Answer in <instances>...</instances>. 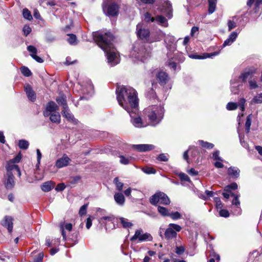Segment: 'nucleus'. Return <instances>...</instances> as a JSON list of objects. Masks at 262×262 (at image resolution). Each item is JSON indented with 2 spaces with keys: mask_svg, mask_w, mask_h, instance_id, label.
<instances>
[{
  "mask_svg": "<svg viewBox=\"0 0 262 262\" xmlns=\"http://www.w3.org/2000/svg\"><path fill=\"white\" fill-rule=\"evenodd\" d=\"M137 34L139 37L142 39H147L149 35V31L146 29L142 24H138L137 25Z\"/></svg>",
  "mask_w": 262,
  "mask_h": 262,
  "instance_id": "obj_12",
  "label": "nucleus"
},
{
  "mask_svg": "<svg viewBox=\"0 0 262 262\" xmlns=\"http://www.w3.org/2000/svg\"><path fill=\"white\" fill-rule=\"evenodd\" d=\"M157 159L160 161L166 162L168 160L167 156L164 154H160L157 157Z\"/></svg>",
  "mask_w": 262,
  "mask_h": 262,
  "instance_id": "obj_64",
  "label": "nucleus"
},
{
  "mask_svg": "<svg viewBox=\"0 0 262 262\" xmlns=\"http://www.w3.org/2000/svg\"><path fill=\"white\" fill-rule=\"evenodd\" d=\"M179 177L182 181H186L190 182V179L189 177L184 173H180L179 174Z\"/></svg>",
  "mask_w": 262,
  "mask_h": 262,
  "instance_id": "obj_56",
  "label": "nucleus"
},
{
  "mask_svg": "<svg viewBox=\"0 0 262 262\" xmlns=\"http://www.w3.org/2000/svg\"><path fill=\"white\" fill-rule=\"evenodd\" d=\"M173 220H177L182 217V215L178 211L169 213V216Z\"/></svg>",
  "mask_w": 262,
  "mask_h": 262,
  "instance_id": "obj_51",
  "label": "nucleus"
},
{
  "mask_svg": "<svg viewBox=\"0 0 262 262\" xmlns=\"http://www.w3.org/2000/svg\"><path fill=\"white\" fill-rule=\"evenodd\" d=\"M117 99L119 104L126 112L130 109L137 111L138 106V99L136 90L128 86H118L116 90Z\"/></svg>",
  "mask_w": 262,
  "mask_h": 262,
  "instance_id": "obj_2",
  "label": "nucleus"
},
{
  "mask_svg": "<svg viewBox=\"0 0 262 262\" xmlns=\"http://www.w3.org/2000/svg\"><path fill=\"white\" fill-rule=\"evenodd\" d=\"M163 11L166 13V15L169 18L172 17V7L170 1H166L163 4Z\"/></svg>",
  "mask_w": 262,
  "mask_h": 262,
  "instance_id": "obj_27",
  "label": "nucleus"
},
{
  "mask_svg": "<svg viewBox=\"0 0 262 262\" xmlns=\"http://www.w3.org/2000/svg\"><path fill=\"white\" fill-rule=\"evenodd\" d=\"M88 205V204H85L80 207L79 211V214L80 216H82L86 214Z\"/></svg>",
  "mask_w": 262,
  "mask_h": 262,
  "instance_id": "obj_59",
  "label": "nucleus"
},
{
  "mask_svg": "<svg viewBox=\"0 0 262 262\" xmlns=\"http://www.w3.org/2000/svg\"><path fill=\"white\" fill-rule=\"evenodd\" d=\"M235 19H237L236 16H233L232 17V19L228 20L227 23L228 28V31H230L231 30L234 29L236 26V21H234Z\"/></svg>",
  "mask_w": 262,
  "mask_h": 262,
  "instance_id": "obj_40",
  "label": "nucleus"
},
{
  "mask_svg": "<svg viewBox=\"0 0 262 262\" xmlns=\"http://www.w3.org/2000/svg\"><path fill=\"white\" fill-rule=\"evenodd\" d=\"M60 230L61 232V235L63 238V239L64 241H66L67 239V237L66 235V233L65 232V230L71 231L72 229L73 225L71 223H65V222H61L59 224Z\"/></svg>",
  "mask_w": 262,
  "mask_h": 262,
  "instance_id": "obj_17",
  "label": "nucleus"
},
{
  "mask_svg": "<svg viewBox=\"0 0 262 262\" xmlns=\"http://www.w3.org/2000/svg\"><path fill=\"white\" fill-rule=\"evenodd\" d=\"M78 232H75L73 233L72 235H69L68 237H67V241H70L73 242V244H75L78 242Z\"/></svg>",
  "mask_w": 262,
  "mask_h": 262,
  "instance_id": "obj_43",
  "label": "nucleus"
},
{
  "mask_svg": "<svg viewBox=\"0 0 262 262\" xmlns=\"http://www.w3.org/2000/svg\"><path fill=\"white\" fill-rule=\"evenodd\" d=\"M159 198H150V203L155 205L158 206L160 205V199Z\"/></svg>",
  "mask_w": 262,
  "mask_h": 262,
  "instance_id": "obj_61",
  "label": "nucleus"
},
{
  "mask_svg": "<svg viewBox=\"0 0 262 262\" xmlns=\"http://www.w3.org/2000/svg\"><path fill=\"white\" fill-rule=\"evenodd\" d=\"M81 92L83 94V96L81 97V99H88L92 96L94 94V87L91 82H89L84 86H82Z\"/></svg>",
  "mask_w": 262,
  "mask_h": 262,
  "instance_id": "obj_14",
  "label": "nucleus"
},
{
  "mask_svg": "<svg viewBox=\"0 0 262 262\" xmlns=\"http://www.w3.org/2000/svg\"><path fill=\"white\" fill-rule=\"evenodd\" d=\"M133 147L139 152H146L151 150L155 148V146L152 144H136L133 145Z\"/></svg>",
  "mask_w": 262,
  "mask_h": 262,
  "instance_id": "obj_20",
  "label": "nucleus"
},
{
  "mask_svg": "<svg viewBox=\"0 0 262 262\" xmlns=\"http://www.w3.org/2000/svg\"><path fill=\"white\" fill-rule=\"evenodd\" d=\"M230 208H231V212L234 215H238L241 214L242 209L240 207V201L238 198H233Z\"/></svg>",
  "mask_w": 262,
  "mask_h": 262,
  "instance_id": "obj_13",
  "label": "nucleus"
},
{
  "mask_svg": "<svg viewBox=\"0 0 262 262\" xmlns=\"http://www.w3.org/2000/svg\"><path fill=\"white\" fill-rule=\"evenodd\" d=\"M237 108V104L235 102H229L226 105V108L229 111L235 110Z\"/></svg>",
  "mask_w": 262,
  "mask_h": 262,
  "instance_id": "obj_54",
  "label": "nucleus"
},
{
  "mask_svg": "<svg viewBox=\"0 0 262 262\" xmlns=\"http://www.w3.org/2000/svg\"><path fill=\"white\" fill-rule=\"evenodd\" d=\"M156 80L161 85L164 86L169 80L168 74L164 71H159L156 75Z\"/></svg>",
  "mask_w": 262,
  "mask_h": 262,
  "instance_id": "obj_16",
  "label": "nucleus"
},
{
  "mask_svg": "<svg viewBox=\"0 0 262 262\" xmlns=\"http://www.w3.org/2000/svg\"><path fill=\"white\" fill-rule=\"evenodd\" d=\"M31 28L28 25H25L23 31L25 36H27L31 32Z\"/></svg>",
  "mask_w": 262,
  "mask_h": 262,
  "instance_id": "obj_60",
  "label": "nucleus"
},
{
  "mask_svg": "<svg viewBox=\"0 0 262 262\" xmlns=\"http://www.w3.org/2000/svg\"><path fill=\"white\" fill-rule=\"evenodd\" d=\"M198 142L203 147L207 149H212L214 147L213 144L204 141L203 140H199Z\"/></svg>",
  "mask_w": 262,
  "mask_h": 262,
  "instance_id": "obj_42",
  "label": "nucleus"
},
{
  "mask_svg": "<svg viewBox=\"0 0 262 262\" xmlns=\"http://www.w3.org/2000/svg\"><path fill=\"white\" fill-rule=\"evenodd\" d=\"M254 2L255 9L259 8V6L262 4V0H248L247 5L249 7H251Z\"/></svg>",
  "mask_w": 262,
  "mask_h": 262,
  "instance_id": "obj_45",
  "label": "nucleus"
},
{
  "mask_svg": "<svg viewBox=\"0 0 262 262\" xmlns=\"http://www.w3.org/2000/svg\"><path fill=\"white\" fill-rule=\"evenodd\" d=\"M27 50L30 53V56H33V55H36L37 49L33 46H29L27 47Z\"/></svg>",
  "mask_w": 262,
  "mask_h": 262,
  "instance_id": "obj_57",
  "label": "nucleus"
},
{
  "mask_svg": "<svg viewBox=\"0 0 262 262\" xmlns=\"http://www.w3.org/2000/svg\"><path fill=\"white\" fill-rule=\"evenodd\" d=\"M56 101L59 105H61L62 107L63 110H64L68 107L67 103V98L64 94H62L60 96L57 97L56 98Z\"/></svg>",
  "mask_w": 262,
  "mask_h": 262,
  "instance_id": "obj_32",
  "label": "nucleus"
},
{
  "mask_svg": "<svg viewBox=\"0 0 262 262\" xmlns=\"http://www.w3.org/2000/svg\"><path fill=\"white\" fill-rule=\"evenodd\" d=\"M253 72L251 70H247L243 72L239 76V79H241L242 82L245 83L248 80L249 89H255L258 87L256 80L252 79Z\"/></svg>",
  "mask_w": 262,
  "mask_h": 262,
  "instance_id": "obj_8",
  "label": "nucleus"
},
{
  "mask_svg": "<svg viewBox=\"0 0 262 262\" xmlns=\"http://www.w3.org/2000/svg\"><path fill=\"white\" fill-rule=\"evenodd\" d=\"M55 186V183L52 181L44 182L41 185V189L44 192H49Z\"/></svg>",
  "mask_w": 262,
  "mask_h": 262,
  "instance_id": "obj_30",
  "label": "nucleus"
},
{
  "mask_svg": "<svg viewBox=\"0 0 262 262\" xmlns=\"http://www.w3.org/2000/svg\"><path fill=\"white\" fill-rule=\"evenodd\" d=\"M138 106H137V111L134 112L133 109H130L129 112H127L130 115V122L132 124L137 128L145 127L149 125L147 120H143L138 115Z\"/></svg>",
  "mask_w": 262,
  "mask_h": 262,
  "instance_id": "obj_5",
  "label": "nucleus"
},
{
  "mask_svg": "<svg viewBox=\"0 0 262 262\" xmlns=\"http://www.w3.org/2000/svg\"><path fill=\"white\" fill-rule=\"evenodd\" d=\"M6 169L7 170V173H12V171L15 170L17 171L18 177H20L21 176V172L18 165L12 163L10 161L7 162Z\"/></svg>",
  "mask_w": 262,
  "mask_h": 262,
  "instance_id": "obj_23",
  "label": "nucleus"
},
{
  "mask_svg": "<svg viewBox=\"0 0 262 262\" xmlns=\"http://www.w3.org/2000/svg\"><path fill=\"white\" fill-rule=\"evenodd\" d=\"M23 15L25 19L28 20H31L33 19L31 12L27 8L23 10Z\"/></svg>",
  "mask_w": 262,
  "mask_h": 262,
  "instance_id": "obj_41",
  "label": "nucleus"
},
{
  "mask_svg": "<svg viewBox=\"0 0 262 262\" xmlns=\"http://www.w3.org/2000/svg\"><path fill=\"white\" fill-rule=\"evenodd\" d=\"M167 66H168L171 69L176 71L177 68V64L176 62H173L172 60H169L167 62Z\"/></svg>",
  "mask_w": 262,
  "mask_h": 262,
  "instance_id": "obj_58",
  "label": "nucleus"
},
{
  "mask_svg": "<svg viewBox=\"0 0 262 262\" xmlns=\"http://www.w3.org/2000/svg\"><path fill=\"white\" fill-rule=\"evenodd\" d=\"M114 217L111 216H103L100 219V223L105 224L106 230L108 229H113L115 228V225L113 222Z\"/></svg>",
  "mask_w": 262,
  "mask_h": 262,
  "instance_id": "obj_18",
  "label": "nucleus"
},
{
  "mask_svg": "<svg viewBox=\"0 0 262 262\" xmlns=\"http://www.w3.org/2000/svg\"><path fill=\"white\" fill-rule=\"evenodd\" d=\"M262 103V93H259L255 96L250 101L251 104H259Z\"/></svg>",
  "mask_w": 262,
  "mask_h": 262,
  "instance_id": "obj_38",
  "label": "nucleus"
},
{
  "mask_svg": "<svg viewBox=\"0 0 262 262\" xmlns=\"http://www.w3.org/2000/svg\"><path fill=\"white\" fill-rule=\"evenodd\" d=\"M119 9V5L116 3L103 5V10L105 14L109 16H117Z\"/></svg>",
  "mask_w": 262,
  "mask_h": 262,
  "instance_id": "obj_10",
  "label": "nucleus"
},
{
  "mask_svg": "<svg viewBox=\"0 0 262 262\" xmlns=\"http://www.w3.org/2000/svg\"><path fill=\"white\" fill-rule=\"evenodd\" d=\"M117 220L119 221L120 223L124 228H130L133 225V223L129 222L128 220L126 218L119 217L117 218Z\"/></svg>",
  "mask_w": 262,
  "mask_h": 262,
  "instance_id": "obj_34",
  "label": "nucleus"
},
{
  "mask_svg": "<svg viewBox=\"0 0 262 262\" xmlns=\"http://www.w3.org/2000/svg\"><path fill=\"white\" fill-rule=\"evenodd\" d=\"M165 110L162 105H152L146 108L143 112L145 119L149 126H156L163 119Z\"/></svg>",
  "mask_w": 262,
  "mask_h": 262,
  "instance_id": "obj_3",
  "label": "nucleus"
},
{
  "mask_svg": "<svg viewBox=\"0 0 262 262\" xmlns=\"http://www.w3.org/2000/svg\"><path fill=\"white\" fill-rule=\"evenodd\" d=\"M219 54L218 52H214L211 53H205L203 56L196 55V54H190L189 55V57L192 59H205L207 58H212L213 56L217 55Z\"/></svg>",
  "mask_w": 262,
  "mask_h": 262,
  "instance_id": "obj_28",
  "label": "nucleus"
},
{
  "mask_svg": "<svg viewBox=\"0 0 262 262\" xmlns=\"http://www.w3.org/2000/svg\"><path fill=\"white\" fill-rule=\"evenodd\" d=\"M18 146L23 149H27L29 146V142L25 140H20L18 142Z\"/></svg>",
  "mask_w": 262,
  "mask_h": 262,
  "instance_id": "obj_49",
  "label": "nucleus"
},
{
  "mask_svg": "<svg viewBox=\"0 0 262 262\" xmlns=\"http://www.w3.org/2000/svg\"><path fill=\"white\" fill-rule=\"evenodd\" d=\"M59 107L54 101H50L46 106V110L43 112V115L45 117H49L51 113L57 112Z\"/></svg>",
  "mask_w": 262,
  "mask_h": 262,
  "instance_id": "obj_15",
  "label": "nucleus"
},
{
  "mask_svg": "<svg viewBox=\"0 0 262 262\" xmlns=\"http://www.w3.org/2000/svg\"><path fill=\"white\" fill-rule=\"evenodd\" d=\"M252 118V115L250 114L247 117L246 121L245 123V130L247 133H249L250 132V126L251 124V120Z\"/></svg>",
  "mask_w": 262,
  "mask_h": 262,
  "instance_id": "obj_39",
  "label": "nucleus"
},
{
  "mask_svg": "<svg viewBox=\"0 0 262 262\" xmlns=\"http://www.w3.org/2000/svg\"><path fill=\"white\" fill-rule=\"evenodd\" d=\"M50 119L51 122L59 123L60 122V115L58 112H55L53 113H51L50 115Z\"/></svg>",
  "mask_w": 262,
  "mask_h": 262,
  "instance_id": "obj_35",
  "label": "nucleus"
},
{
  "mask_svg": "<svg viewBox=\"0 0 262 262\" xmlns=\"http://www.w3.org/2000/svg\"><path fill=\"white\" fill-rule=\"evenodd\" d=\"M155 17L151 16L149 12H146L144 14V20L147 23H155Z\"/></svg>",
  "mask_w": 262,
  "mask_h": 262,
  "instance_id": "obj_50",
  "label": "nucleus"
},
{
  "mask_svg": "<svg viewBox=\"0 0 262 262\" xmlns=\"http://www.w3.org/2000/svg\"><path fill=\"white\" fill-rule=\"evenodd\" d=\"M119 157L120 158V162L121 164H124V165H127V164H129V160L130 159H132V157L127 158V157H125L122 155L120 156Z\"/></svg>",
  "mask_w": 262,
  "mask_h": 262,
  "instance_id": "obj_55",
  "label": "nucleus"
},
{
  "mask_svg": "<svg viewBox=\"0 0 262 262\" xmlns=\"http://www.w3.org/2000/svg\"><path fill=\"white\" fill-rule=\"evenodd\" d=\"M238 33L236 31L232 32L228 36V37L224 41L223 47L228 46L231 45L236 40L238 36Z\"/></svg>",
  "mask_w": 262,
  "mask_h": 262,
  "instance_id": "obj_25",
  "label": "nucleus"
},
{
  "mask_svg": "<svg viewBox=\"0 0 262 262\" xmlns=\"http://www.w3.org/2000/svg\"><path fill=\"white\" fill-rule=\"evenodd\" d=\"M2 225L6 228L8 232L11 233L13 230V218L10 216H6L2 222Z\"/></svg>",
  "mask_w": 262,
  "mask_h": 262,
  "instance_id": "obj_22",
  "label": "nucleus"
},
{
  "mask_svg": "<svg viewBox=\"0 0 262 262\" xmlns=\"http://www.w3.org/2000/svg\"><path fill=\"white\" fill-rule=\"evenodd\" d=\"M155 23L164 27H167L168 26L167 19L162 15H158L155 17Z\"/></svg>",
  "mask_w": 262,
  "mask_h": 262,
  "instance_id": "obj_33",
  "label": "nucleus"
},
{
  "mask_svg": "<svg viewBox=\"0 0 262 262\" xmlns=\"http://www.w3.org/2000/svg\"><path fill=\"white\" fill-rule=\"evenodd\" d=\"M69 37L68 39V42L72 45H75L77 44V37L76 36L73 34H68Z\"/></svg>",
  "mask_w": 262,
  "mask_h": 262,
  "instance_id": "obj_46",
  "label": "nucleus"
},
{
  "mask_svg": "<svg viewBox=\"0 0 262 262\" xmlns=\"http://www.w3.org/2000/svg\"><path fill=\"white\" fill-rule=\"evenodd\" d=\"M159 37L156 39V41H159L162 39V38L164 37V42L166 45V47L169 51L173 52L176 49V39L173 36L168 34L166 35L164 33L159 31L158 32Z\"/></svg>",
  "mask_w": 262,
  "mask_h": 262,
  "instance_id": "obj_7",
  "label": "nucleus"
},
{
  "mask_svg": "<svg viewBox=\"0 0 262 262\" xmlns=\"http://www.w3.org/2000/svg\"><path fill=\"white\" fill-rule=\"evenodd\" d=\"M146 96L150 99H155L156 97V94L153 89H151L146 93Z\"/></svg>",
  "mask_w": 262,
  "mask_h": 262,
  "instance_id": "obj_63",
  "label": "nucleus"
},
{
  "mask_svg": "<svg viewBox=\"0 0 262 262\" xmlns=\"http://www.w3.org/2000/svg\"><path fill=\"white\" fill-rule=\"evenodd\" d=\"M217 0H208L209 8L208 13L209 14L213 13L216 9V4Z\"/></svg>",
  "mask_w": 262,
  "mask_h": 262,
  "instance_id": "obj_37",
  "label": "nucleus"
},
{
  "mask_svg": "<svg viewBox=\"0 0 262 262\" xmlns=\"http://www.w3.org/2000/svg\"><path fill=\"white\" fill-rule=\"evenodd\" d=\"M138 241V242H143L146 241H151L152 237L151 235L148 233H144L142 229L136 230L135 234L130 238L132 242Z\"/></svg>",
  "mask_w": 262,
  "mask_h": 262,
  "instance_id": "obj_9",
  "label": "nucleus"
},
{
  "mask_svg": "<svg viewBox=\"0 0 262 262\" xmlns=\"http://www.w3.org/2000/svg\"><path fill=\"white\" fill-rule=\"evenodd\" d=\"M182 227L176 224L170 223L164 232V237L167 241L176 239L178 235V232H180Z\"/></svg>",
  "mask_w": 262,
  "mask_h": 262,
  "instance_id": "obj_6",
  "label": "nucleus"
},
{
  "mask_svg": "<svg viewBox=\"0 0 262 262\" xmlns=\"http://www.w3.org/2000/svg\"><path fill=\"white\" fill-rule=\"evenodd\" d=\"M219 216L223 217H228L230 216L229 212L225 209H221L217 211Z\"/></svg>",
  "mask_w": 262,
  "mask_h": 262,
  "instance_id": "obj_47",
  "label": "nucleus"
},
{
  "mask_svg": "<svg viewBox=\"0 0 262 262\" xmlns=\"http://www.w3.org/2000/svg\"><path fill=\"white\" fill-rule=\"evenodd\" d=\"M93 37L97 45L105 53L110 65L113 67L117 64L119 59L112 43L114 35L110 32L104 33L95 32L93 33Z\"/></svg>",
  "mask_w": 262,
  "mask_h": 262,
  "instance_id": "obj_1",
  "label": "nucleus"
},
{
  "mask_svg": "<svg viewBox=\"0 0 262 262\" xmlns=\"http://www.w3.org/2000/svg\"><path fill=\"white\" fill-rule=\"evenodd\" d=\"M21 73L26 77H29L31 75L32 73L28 68L23 66L20 68Z\"/></svg>",
  "mask_w": 262,
  "mask_h": 262,
  "instance_id": "obj_48",
  "label": "nucleus"
},
{
  "mask_svg": "<svg viewBox=\"0 0 262 262\" xmlns=\"http://www.w3.org/2000/svg\"><path fill=\"white\" fill-rule=\"evenodd\" d=\"M237 187L236 183H232L227 185L225 188V191L226 192H222L223 196H238V195H235L231 192V190L237 189Z\"/></svg>",
  "mask_w": 262,
  "mask_h": 262,
  "instance_id": "obj_19",
  "label": "nucleus"
},
{
  "mask_svg": "<svg viewBox=\"0 0 262 262\" xmlns=\"http://www.w3.org/2000/svg\"><path fill=\"white\" fill-rule=\"evenodd\" d=\"M6 181L5 186L7 189L12 188L15 185L14 177L13 173H7L6 176Z\"/></svg>",
  "mask_w": 262,
  "mask_h": 262,
  "instance_id": "obj_26",
  "label": "nucleus"
},
{
  "mask_svg": "<svg viewBox=\"0 0 262 262\" xmlns=\"http://www.w3.org/2000/svg\"><path fill=\"white\" fill-rule=\"evenodd\" d=\"M158 210L159 213L163 216H169V213L166 208L159 206Z\"/></svg>",
  "mask_w": 262,
  "mask_h": 262,
  "instance_id": "obj_53",
  "label": "nucleus"
},
{
  "mask_svg": "<svg viewBox=\"0 0 262 262\" xmlns=\"http://www.w3.org/2000/svg\"><path fill=\"white\" fill-rule=\"evenodd\" d=\"M214 201L215 202V207L217 211L223 208V204L220 200V198H214Z\"/></svg>",
  "mask_w": 262,
  "mask_h": 262,
  "instance_id": "obj_52",
  "label": "nucleus"
},
{
  "mask_svg": "<svg viewBox=\"0 0 262 262\" xmlns=\"http://www.w3.org/2000/svg\"><path fill=\"white\" fill-rule=\"evenodd\" d=\"M63 117H65L68 121L76 123V120L74 118L73 115L71 113L69 107L63 110L61 112Z\"/></svg>",
  "mask_w": 262,
  "mask_h": 262,
  "instance_id": "obj_31",
  "label": "nucleus"
},
{
  "mask_svg": "<svg viewBox=\"0 0 262 262\" xmlns=\"http://www.w3.org/2000/svg\"><path fill=\"white\" fill-rule=\"evenodd\" d=\"M243 83L239 76L233 78L230 81L231 92L234 94H238L240 88L243 86Z\"/></svg>",
  "mask_w": 262,
  "mask_h": 262,
  "instance_id": "obj_11",
  "label": "nucleus"
},
{
  "mask_svg": "<svg viewBox=\"0 0 262 262\" xmlns=\"http://www.w3.org/2000/svg\"><path fill=\"white\" fill-rule=\"evenodd\" d=\"M160 204L168 205L170 203L169 198H160Z\"/></svg>",
  "mask_w": 262,
  "mask_h": 262,
  "instance_id": "obj_62",
  "label": "nucleus"
},
{
  "mask_svg": "<svg viewBox=\"0 0 262 262\" xmlns=\"http://www.w3.org/2000/svg\"><path fill=\"white\" fill-rule=\"evenodd\" d=\"M113 182L115 184L117 189L119 191H121L124 185L123 183L119 181V178L118 177H116L114 179Z\"/></svg>",
  "mask_w": 262,
  "mask_h": 262,
  "instance_id": "obj_44",
  "label": "nucleus"
},
{
  "mask_svg": "<svg viewBox=\"0 0 262 262\" xmlns=\"http://www.w3.org/2000/svg\"><path fill=\"white\" fill-rule=\"evenodd\" d=\"M245 102H246V99L245 98H241L239 100L238 103H237V107L239 106V109L242 111V113L241 114L239 113L238 114V117H240L241 116H243V112H244L245 110Z\"/></svg>",
  "mask_w": 262,
  "mask_h": 262,
  "instance_id": "obj_36",
  "label": "nucleus"
},
{
  "mask_svg": "<svg viewBox=\"0 0 262 262\" xmlns=\"http://www.w3.org/2000/svg\"><path fill=\"white\" fill-rule=\"evenodd\" d=\"M240 170L238 168L234 166H231L228 169V174L233 179H237L239 177Z\"/></svg>",
  "mask_w": 262,
  "mask_h": 262,
  "instance_id": "obj_29",
  "label": "nucleus"
},
{
  "mask_svg": "<svg viewBox=\"0 0 262 262\" xmlns=\"http://www.w3.org/2000/svg\"><path fill=\"white\" fill-rule=\"evenodd\" d=\"M71 159L67 155L64 154L61 158L56 161L55 165L57 168H61L68 165Z\"/></svg>",
  "mask_w": 262,
  "mask_h": 262,
  "instance_id": "obj_21",
  "label": "nucleus"
},
{
  "mask_svg": "<svg viewBox=\"0 0 262 262\" xmlns=\"http://www.w3.org/2000/svg\"><path fill=\"white\" fill-rule=\"evenodd\" d=\"M25 91L29 100L34 102L36 100V96L35 92L33 90L31 86L26 84L25 86Z\"/></svg>",
  "mask_w": 262,
  "mask_h": 262,
  "instance_id": "obj_24",
  "label": "nucleus"
},
{
  "mask_svg": "<svg viewBox=\"0 0 262 262\" xmlns=\"http://www.w3.org/2000/svg\"><path fill=\"white\" fill-rule=\"evenodd\" d=\"M130 56L138 60L144 62L150 56V51L143 42L136 43L131 52Z\"/></svg>",
  "mask_w": 262,
  "mask_h": 262,
  "instance_id": "obj_4",
  "label": "nucleus"
}]
</instances>
